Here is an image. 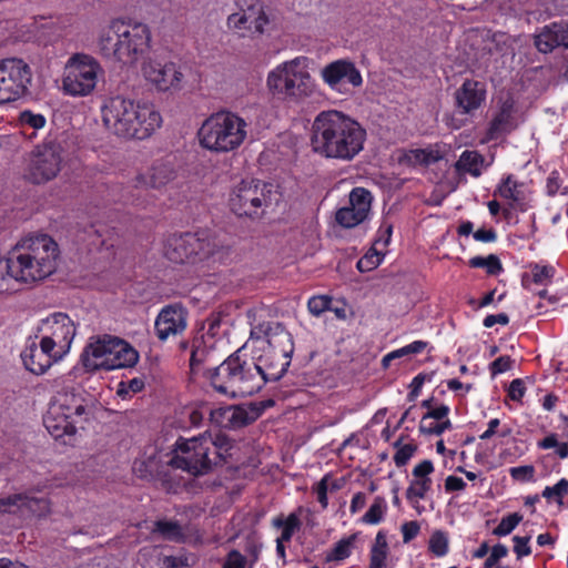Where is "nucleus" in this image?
Masks as SVG:
<instances>
[{"instance_id":"35","label":"nucleus","mask_w":568,"mask_h":568,"mask_svg":"<svg viewBox=\"0 0 568 568\" xmlns=\"http://www.w3.org/2000/svg\"><path fill=\"white\" fill-rule=\"evenodd\" d=\"M155 532H159L165 540L174 542H184L186 535L183 527L178 521L158 520L155 523Z\"/></svg>"},{"instance_id":"22","label":"nucleus","mask_w":568,"mask_h":568,"mask_svg":"<svg viewBox=\"0 0 568 568\" xmlns=\"http://www.w3.org/2000/svg\"><path fill=\"white\" fill-rule=\"evenodd\" d=\"M187 326V312L179 304L168 305L156 316L154 328L162 342L182 334Z\"/></svg>"},{"instance_id":"30","label":"nucleus","mask_w":568,"mask_h":568,"mask_svg":"<svg viewBox=\"0 0 568 568\" xmlns=\"http://www.w3.org/2000/svg\"><path fill=\"white\" fill-rule=\"evenodd\" d=\"M513 112H514V103L510 100L505 101L499 112L490 122V125L487 131L488 140L498 139L501 134L507 133L514 129L513 124Z\"/></svg>"},{"instance_id":"4","label":"nucleus","mask_w":568,"mask_h":568,"mask_svg":"<svg viewBox=\"0 0 568 568\" xmlns=\"http://www.w3.org/2000/svg\"><path fill=\"white\" fill-rule=\"evenodd\" d=\"M59 247L47 234L29 235L11 251L12 281L34 283L51 275L57 267Z\"/></svg>"},{"instance_id":"16","label":"nucleus","mask_w":568,"mask_h":568,"mask_svg":"<svg viewBox=\"0 0 568 568\" xmlns=\"http://www.w3.org/2000/svg\"><path fill=\"white\" fill-rule=\"evenodd\" d=\"M75 331L74 322L65 313H54L42 320L39 326L41 339L62 357L70 351Z\"/></svg>"},{"instance_id":"47","label":"nucleus","mask_w":568,"mask_h":568,"mask_svg":"<svg viewBox=\"0 0 568 568\" xmlns=\"http://www.w3.org/2000/svg\"><path fill=\"white\" fill-rule=\"evenodd\" d=\"M395 446L397 447V450L394 455V462L397 467L405 466L408 463V460L413 457L416 450V446L412 444L399 446L398 442L395 444Z\"/></svg>"},{"instance_id":"38","label":"nucleus","mask_w":568,"mask_h":568,"mask_svg":"<svg viewBox=\"0 0 568 568\" xmlns=\"http://www.w3.org/2000/svg\"><path fill=\"white\" fill-rule=\"evenodd\" d=\"M273 525L277 528H283L278 539L290 541L294 532L300 528L301 523L295 514H291L285 520L280 517L274 518Z\"/></svg>"},{"instance_id":"7","label":"nucleus","mask_w":568,"mask_h":568,"mask_svg":"<svg viewBox=\"0 0 568 568\" xmlns=\"http://www.w3.org/2000/svg\"><path fill=\"white\" fill-rule=\"evenodd\" d=\"M247 128V122L236 113L220 111L204 120L199 130V141L206 150L231 152L244 143Z\"/></svg>"},{"instance_id":"14","label":"nucleus","mask_w":568,"mask_h":568,"mask_svg":"<svg viewBox=\"0 0 568 568\" xmlns=\"http://www.w3.org/2000/svg\"><path fill=\"white\" fill-rule=\"evenodd\" d=\"M63 153L61 143L55 140H49L38 145L29 166L30 180L40 184L54 179L61 171Z\"/></svg>"},{"instance_id":"37","label":"nucleus","mask_w":568,"mask_h":568,"mask_svg":"<svg viewBox=\"0 0 568 568\" xmlns=\"http://www.w3.org/2000/svg\"><path fill=\"white\" fill-rule=\"evenodd\" d=\"M520 184L513 180L510 175L501 181L497 187V193L503 199L511 200L513 202H519L524 199L521 191L519 190Z\"/></svg>"},{"instance_id":"2","label":"nucleus","mask_w":568,"mask_h":568,"mask_svg":"<svg viewBox=\"0 0 568 568\" xmlns=\"http://www.w3.org/2000/svg\"><path fill=\"white\" fill-rule=\"evenodd\" d=\"M101 118L112 134L124 139H148L162 124V116L153 104L120 94L103 101Z\"/></svg>"},{"instance_id":"20","label":"nucleus","mask_w":568,"mask_h":568,"mask_svg":"<svg viewBox=\"0 0 568 568\" xmlns=\"http://www.w3.org/2000/svg\"><path fill=\"white\" fill-rule=\"evenodd\" d=\"M373 196L364 187H355L349 193V205L341 207L335 215L336 222L346 229L363 223L371 212Z\"/></svg>"},{"instance_id":"52","label":"nucleus","mask_w":568,"mask_h":568,"mask_svg":"<svg viewBox=\"0 0 568 568\" xmlns=\"http://www.w3.org/2000/svg\"><path fill=\"white\" fill-rule=\"evenodd\" d=\"M554 268L550 266H539L536 265L532 268V280L537 284H547L552 277Z\"/></svg>"},{"instance_id":"29","label":"nucleus","mask_w":568,"mask_h":568,"mask_svg":"<svg viewBox=\"0 0 568 568\" xmlns=\"http://www.w3.org/2000/svg\"><path fill=\"white\" fill-rule=\"evenodd\" d=\"M138 361V351L124 339L114 336L110 357L111 364H114V369L133 367Z\"/></svg>"},{"instance_id":"59","label":"nucleus","mask_w":568,"mask_h":568,"mask_svg":"<svg viewBox=\"0 0 568 568\" xmlns=\"http://www.w3.org/2000/svg\"><path fill=\"white\" fill-rule=\"evenodd\" d=\"M419 532V525L417 521H407L402 526V534L404 542L414 539Z\"/></svg>"},{"instance_id":"55","label":"nucleus","mask_w":568,"mask_h":568,"mask_svg":"<svg viewBox=\"0 0 568 568\" xmlns=\"http://www.w3.org/2000/svg\"><path fill=\"white\" fill-rule=\"evenodd\" d=\"M388 551L371 549L369 568H385Z\"/></svg>"},{"instance_id":"57","label":"nucleus","mask_w":568,"mask_h":568,"mask_svg":"<svg viewBox=\"0 0 568 568\" xmlns=\"http://www.w3.org/2000/svg\"><path fill=\"white\" fill-rule=\"evenodd\" d=\"M525 395V385L520 378L514 379L508 388V396L516 402H519Z\"/></svg>"},{"instance_id":"13","label":"nucleus","mask_w":568,"mask_h":568,"mask_svg":"<svg viewBox=\"0 0 568 568\" xmlns=\"http://www.w3.org/2000/svg\"><path fill=\"white\" fill-rule=\"evenodd\" d=\"M215 248V242L207 236L174 234L166 240L164 254L173 263H185L207 258L214 254Z\"/></svg>"},{"instance_id":"25","label":"nucleus","mask_w":568,"mask_h":568,"mask_svg":"<svg viewBox=\"0 0 568 568\" xmlns=\"http://www.w3.org/2000/svg\"><path fill=\"white\" fill-rule=\"evenodd\" d=\"M18 510L22 515L44 516L50 510V504L45 498L31 497L26 494H16L0 498V513Z\"/></svg>"},{"instance_id":"5","label":"nucleus","mask_w":568,"mask_h":568,"mask_svg":"<svg viewBox=\"0 0 568 568\" xmlns=\"http://www.w3.org/2000/svg\"><path fill=\"white\" fill-rule=\"evenodd\" d=\"M151 32L146 24L113 21L98 41L100 53L123 64H133L150 49Z\"/></svg>"},{"instance_id":"12","label":"nucleus","mask_w":568,"mask_h":568,"mask_svg":"<svg viewBox=\"0 0 568 568\" xmlns=\"http://www.w3.org/2000/svg\"><path fill=\"white\" fill-rule=\"evenodd\" d=\"M32 72L19 58L0 60V104L13 102L29 92Z\"/></svg>"},{"instance_id":"6","label":"nucleus","mask_w":568,"mask_h":568,"mask_svg":"<svg viewBox=\"0 0 568 568\" xmlns=\"http://www.w3.org/2000/svg\"><path fill=\"white\" fill-rule=\"evenodd\" d=\"M207 376L216 392L227 397H245L263 387V378L252 362L231 355L219 366L207 369Z\"/></svg>"},{"instance_id":"64","label":"nucleus","mask_w":568,"mask_h":568,"mask_svg":"<svg viewBox=\"0 0 568 568\" xmlns=\"http://www.w3.org/2000/svg\"><path fill=\"white\" fill-rule=\"evenodd\" d=\"M466 487V483L456 476H448L445 480V489L447 491L463 490Z\"/></svg>"},{"instance_id":"36","label":"nucleus","mask_w":568,"mask_h":568,"mask_svg":"<svg viewBox=\"0 0 568 568\" xmlns=\"http://www.w3.org/2000/svg\"><path fill=\"white\" fill-rule=\"evenodd\" d=\"M430 478L412 480L406 490L407 500L413 505L418 503L419 499H423L426 496L427 491L430 489Z\"/></svg>"},{"instance_id":"3","label":"nucleus","mask_w":568,"mask_h":568,"mask_svg":"<svg viewBox=\"0 0 568 568\" xmlns=\"http://www.w3.org/2000/svg\"><path fill=\"white\" fill-rule=\"evenodd\" d=\"M251 339L261 352L252 363L263 378V385L278 381L287 371L294 352L290 332L280 323H263L251 329Z\"/></svg>"},{"instance_id":"21","label":"nucleus","mask_w":568,"mask_h":568,"mask_svg":"<svg viewBox=\"0 0 568 568\" xmlns=\"http://www.w3.org/2000/svg\"><path fill=\"white\" fill-rule=\"evenodd\" d=\"M113 338L111 335H102L89 339L81 354V362L87 371L114 369V364L110 362Z\"/></svg>"},{"instance_id":"61","label":"nucleus","mask_w":568,"mask_h":568,"mask_svg":"<svg viewBox=\"0 0 568 568\" xmlns=\"http://www.w3.org/2000/svg\"><path fill=\"white\" fill-rule=\"evenodd\" d=\"M509 323V317L506 313H499L496 315H488L484 320V326L489 328L495 324L507 325Z\"/></svg>"},{"instance_id":"42","label":"nucleus","mask_w":568,"mask_h":568,"mask_svg":"<svg viewBox=\"0 0 568 568\" xmlns=\"http://www.w3.org/2000/svg\"><path fill=\"white\" fill-rule=\"evenodd\" d=\"M429 550L437 557H443L448 551V537L442 530H436L429 538Z\"/></svg>"},{"instance_id":"58","label":"nucleus","mask_w":568,"mask_h":568,"mask_svg":"<svg viewBox=\"0 0 568 568\" xmlns=\"http://www.w3.org/2000/svg\"><path fill=\"white\" fill-rule=\"evenodd\" d=\"M210 418L213 423L226 428V423H229L227 407L210 409Z\"/></svg>"},{"instance_id":"44","label":"nucleus","mask_w":568,"mask_h":568,"mask_svg":"<svg viewBox=\"0 0 568 568\" xmlns=\"http://www.w3.org/2000/svg\"><path fill=\"white\" fill-rule=\"evenodd\" d=\"M11 263L9 256L0 252V294L11 290Z\"/></svg>"},{"instance_id":"56","label":"nucleus","mask_w":568,"mask_h":568,"mask_svg":"<svg viewBox=\"0 0 568 568\" xmlns=\"http://www.w3.org/2000/svg\"><path fill=\"white\" fill-rule=\"evenodd\" d=\"M434 471L433 463L428 459L423 460L418 465H416L413 469V476L415 479H424L429 478L428 475Z\"/></svg>"},{"instance_id":"39","label":"nucleus","mask_w":568,"mask_h":568,"mask_svg":"<svg viewBox=\"0 0 568 568\" xmlns=\"http://www.w3.org/2000/svg\"><path fill=\"white\" fill-rule=\"evenodd\" d=\"M387 509L386 500L377 496L371 505L367 513L363 516L362 520L365 524L376 525L381 523Z\"/></svg>"},{"instance_id":"60","label":"nucleus","mask_w":568,"mask_h":568,"mask_svg":"<svg viewBox=\"0 0 568 568\" xmlns=\"http://www.w3.org/2000/svg\"><path fill=\"white\" fill-rule=\"evenodd\" d=\"M449 413V407L446 405H440L437 408L429 409L422 418V420L427 422L428 419L442 420Z\"/></svg>"},{"instance_id":"10","label":"nucleus","mask_w":568,"mask_h":568,"mask_svg":"<svg viewBox=\"0 0 568 568\" xmlns=\"http://www.w3.org/2000/svg\"><path fill=\"white\" fill-rule=\"evenodd\" d=\"M273 184L250 180L233 190L230 206L239 216L258 217L272 204Z\"/></svg>"},{"instance_id":"41","label":"nucleus","mask_w":568,"mask_h":568,"mask_svg":"<svg viewBox=\"0 0 568 568\" xmlns=\"http://www.w3.org/2000/svg\"><path fill=\"white\" fill-rule=\"evenodd\" d=\"M357 535H351L347 538L341 539L332 552L327 556V560H343L351 555V549L356 540Z\"/></svg>"},{"instance_id":"43","label":"nucleus","mask_w":568,"mask_h":568,"mask_svg":"<svg viewBox=\"0 0 568 568\" xmlns=\"http://www.w3.org/2000/svg\"><path fill=\"white\" fill-rule=\"evenodd\" d=\"M521 520L523 516L518 513L509 514L508 516L501 518L497 527L494 528L493 534L495 536H507L517 527Z\"/></svg>"},{"instance_id":"11","label":"nucleus","mask_w":568,"mask_h":568,"mask_svg":"<svg viewBox=\"0 0 568 568\" xmlns=\"http://www.w3.org/2000/svg\"><path fill=\"white\" fill-rule=\"evenodd\" d=\"M169 464L193 476H202L207 474L216 462L209 455L205 442L200 435L187 439L180 437Z\"/></svg>"},{"instance_id":"62","label":"nucleus","mask_w":568,"mask_h":568,"mask_svg":"<svg viewBox=\"0 0 568 568\" xmlns=\"http://www.w3.org/2000/svg\"><path fill=\"white\" fill-rule=\"evenodd\" d=\"M473 235L476 241L485 243L494 242L497 239V234L493 229H479Z\"/></svg>"},{"instance_id":"46","label":"nucleus","mask_w":568,"mask_h":568,"mask_svg":"<svg viewBox=\"0 0 568 568\" xmlns=\"http://www.w3.org/2000/svg\"><path fill=\"white\" fill-rule=\"evenodd\" d=\"M452 428V423L449 419H445L440 423L430 422L427 423L425 420L420 422L419 430L423 434L427 435H442L445 430Z\"/></svg>"},{"instance_id":"26","label":"nucleus","mask_w":568,"mask_h":568,"mask_svg":"<svg viewBox=\"0 0 568 568\" xmlns=\"http://www.w3.org/2000/svg\"><path fill=\"white\" fill-rule=\"evenodd\" d=\"M176 176L174 163L170 160H156L145 174L138 176V183L152 189H161Z\"/></svg>"},{"instance_id":"27","label":"nucleus","mask_w":568,"mask_h":568,"mask_svg":"<svg viewBox=\"0 0 568 568\" xmlns=\"http://www.w3.org/2000/svg\"><path fill=\"white\" fill-rule=\"evenodd\" d=\"M568 39V30L561 23H552L545 27L539 34L535 38L536 48L542 52H551L559 45L568 47L566 40Z\"/></svg>"},{"instance_id":"8","label":"nucleus","mask_w":568,"mask_h":568,"mask_svg":"<svg viewBox=\"0 0 568 568\" xmlns=\"http://www.w3.org/2000/svg\"><path fill=\"white\" fill-rule=\"evenodd\" d=\"M307 68L308 59L305 57L281 63L267 75L268 89L295 101L310 97L314 91V82Z\"/></svg>"},{"instance_id":"53","label":"nucleus","mask_w":568,"mask_h":568,"mask_svg":"<svg viewBox=\"0 0 568 568\" xmlns=\"http://www.w3.org/2000/svg\"><path fill=\"white\" fill-rule=\"evenodd\" d=\"M424 159H425L424 158V150L423 149H415V150H409V151L405 152L399 158V162L415 166V165H418V164H424V162H423Z\"/></svg>"},{"instance_id":"54","label":"nucleus","mask_w":568,"mask_h":568,"mask_svg":"<svg viewBox=\"0 0 568 568\" xmlns=\"http://www.w3.org/2000/svg\"><path fill=\"white\" fill-rule=\"evenodd\" d=\"M513 359L509 356H500L490 364L491 375L505 373L511 368Z\"/></svg>"},{"instance_id":"34","label":"nucleus","mask_w":568,"mask_h":568,"mask_svg":"<svg viewBox=\"0 0 568 568\" xmlns=\"http://www.w3.org/2000/svg\"><path fill=\"white\" fill-rule=\"evenodd\" d=\"M214 349L206 346L201 339L196 338L192 343V351L190 356V369L193 374L199 373L205 364L212 362Z\"/></svg>"},{"instance_id":"51","label":"nucleus","mask_w":568,"mask_h":568,"mask_svg":"<svg viewBox=\"0 0 568 568\" xmlns=\"http://www.w3.org/2000/svg\"><path fill=\"white\" fill-rule=\"evenodd\" d=\"M529 540H530L529 536H526V537L515 536L513 538V541L515 542L514 551L518 559H520L525 556H529L531 554Z\"/></svg>"},{"instance_id":"31","label":"nucleus","mask_w":568,"mask_h":568,"mask_svg":"<svg viewBox=\"0 0 568 568\" xmlns=\"http://www.w3.org/2000/svg\"><path fill=\"white\" fill-rule=\"evenodd\" d=\"M201 436L203 442H205L209 455L216 462V465L225 462L229 456V452L233 447L232 440L222 433L212 435L211 433L205 432L201 434Z\"/></svg>"},{"instance_id":"32","label":"nucleus","mask_w":568,"mask_h":568,"mask_svg":"<svg viewBox=\"0 0 568 568\" xmlns=\"http://www.w3.org/2000/svg\"><path fill=\"white\" fill-rule=\"evenodd\" d=\"M229 423L226 428H240L253 423L260 415L255 407L227 406Z\"/></svg>"},{"instance_id":"17","label":"nucleus","mask_w":568,"mask_h":568,"mask_svg":"<svg viewBox=\"0 0 568 568\" xmlns=\"http://www.w3.org/2000/svg\"><path fill=\"white\" fill-rule=\"evenodd\" d=\"M142 74L151 85L162 92L180 90L184 78L176 63H162L155 60H149L142 64Z\"/></svg>"},{"instance_id":"50","label":"nucleus","mask_w":568,"mask_h":568,"mask_svg":"<svg viewBox=\"0 0 568 568\" xmlns=\"http://www.w3.org/2000/svg\"><path fill=\"white\" fill-rule=\"evenodd\" d=\"M382 261V257L379 256L378 252L377 251H374V253L372 254H367L365 255L364 257H362L358 262H357V268L359 272H367V271H371L375 267H377L379 265Z\"/></svg>"},{"instance_id":"45","label":"nucleus","mask_w":568,"mask_h":568,"mask_svg":"<svg viewBox=\"0 0 568 568\" xmlns=\"http://www.w3.org/2000/svg\"><path fill=\"white\" fill-rule=\"evenodd\" d=\"M20 123L32 129H41L45 125V118L40 113H33L29 110L22 111L19 115Z\"/></svg>"},{"instance_id":"24","label":"nucleus","mask_w":568,"mask_h":568,"mask_svg":"<svg viewBox=\"0 0 568 568\" xmlns=\"http://www.w3.org/2000/svg\"><path fill=\"white\" fill-rule=\"evenodd\" d=\"M486 94L485 83L466 79L454 93L455 106L458 113L473 115L485 103Z\"/></svg>"},{"instance_id":"28","label":"nucleus","mask_w":568,"mask_h":568,"mask_svg":"<svg viewBox=\"0 0 568 568\" xmlns=\"http://www.w3.org/2000/svg\"><path fill=\"white\" fill-rule=\"evenodd\" d=\"M47 430L54 437L60 438L64 435H74L77 423L70 419V415H64L57 408L49 406L43 419Z\"/></svg>"},{"instance_id":"19","label":"nucleus","mask_w":568,"mask_h":568,"mask_svg":"<svg viewBox=\"0 0 568 568\" xmlns=\"http://www.w3.org/2000/svg\"><path fill=\"white\" fill-rule=\"evenodd\" d=\"M321 77L327 87L334 91L344 93V85L351 84L358 88L363 83V78L355 64L346 59L335 60L326 64L321 70Z\"/></svg>"},{"instance_id":"48","label":"nucleus","mask_w":568,"mask_h":568,"mask_svg":"<svg viewBox=\"0 0 568 568\" xmlns=\"http://www.w3.org/2000/svg\"><path fill=\"white\" fill-rule=\"evenodd\" d=\"M331 302L332 300L324 295L313 296L308 300L307 307L313 315L320 316L329 308Z\"/></svg>"},{"instance_id":"9","label":"nucleus","mask_w":568,"mask_h":568,"mask_svg":"<svg viewBox=\"0 0 568 568\" xmlns=\"http://www.w3.org/2000/svg\"><path fill=\"white\" fill-rule=\"evenodd\" d=\"M104 70L92 55L77 52L67 60L62 74V91L72 98L91 95L101 79Z\"/></svg>"},{"instance_id":"33","label":"nucleus","mask_w":568,"mask_h":568,"mask_svg":"<svg viewBox=\"0 0 568 568\" xmlns=\"http://www.w3.org/2000/svg\"><path fill=\"white\" fill-rule=\"evenodd\" d=\"M485 159L477 151H464L459 160L455 163L458 173H469L478 178L481 174Z\"/></svg>"},{"instance_id":"49","label":"nucleus","mask_w":568,"mask_h":568,"mask_svg":"<svg viewBox=\"0 0 568 568\" xmlns=\"http://www.w3.org/2000/svg\"><path fill=\"white\" fill-rule=\"evenodd\" d=\"M510 476L515 480L519 481H530L534 480L535 468L531 465L517 466L510 468Z\"/></svg>"},{"instance_id":"18","label":"nucleus","mask_w":568,"mask_h":568,"mask_svg":"<svg viewBox=\"0 0 568 568\" xmlns=\"http://www.w3.org/2000/svg\"><path fill=\"white\" fill-rule=\"evenodd\" d=\"M91 403V396L81 386H72L59 392L50 405L79 424L88 418Z\"/></svg>"},{"instance_id":"23","label":"nucleus","mask_w":568,"mask_h":568,"mask_svg":"<svg viewBox=\"0 0 568 568\" xmlns=\"http://www.w3.org/2000/svg\"><path fill=\"white\" fill-rule=\"evenodd\" d=\"M61 358L62 356L42 339L40 344H37L34 339L30 341L21 352L24 367L36 375L44 374L53 363Z\"/></svg>"},{"instance_id":"15","label":"nucleus","mask_w":568,"mask_h":568,"mask_svg":"<svg viewBox=\"0 0 568 568\" xmlns=\"http://www.w3.org/2000/svg\"><path fill=\"white\" fill-rule=\"evenodd\" d=\"M235 9L226 20L231 31L241 37L263 32L267 17L260 0H235Z\"/></svg>"},{"instance_id":"63","label":"nucleus","mask_w":568,"mask_h":568,"mask_svg":"<svg viewBox=\"0 0 568 568\" xmlns=\"http://www.w3.org/2000/svg\"><path fill=\"white\" fill-rule=\"evenodd\" d=\"M560 183H559V174L558 172L554 171L549 174L547 179V194L550 196H554L559 191Z\"/></svg>"},{"instance_id":"1","label":"nucleus","mask_w":568,"mask_h":568,"mask_svg":"<svg viewBox=\"0 0 568 568\" xmlns=\"http://www.w3.org/2000/svg\"><path fill=\"white\" fill-rule=\"evenodd\" d=\"M365 139L362 125L336 110L321 112L313 122L312 149L327 159L353 160L363 150Z\"/></svg>"},{"instance_id":"40","label":"nucleus","mask_w":568,"mask_h":568,"mask_svg":"<svg viewBox=\"0 0 568 568\" xmlns=\"http://www.w3.org/2000/svg\"><path fill=\"white\" fill-rule=\"evenodd\" d=\"M469 265L471 267H486L487 273L490 275H496L503 270L499 258L494 254L487 257L474 256L469 260Z\"/></svg>"}]
</instances>
